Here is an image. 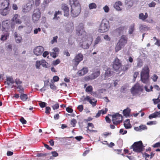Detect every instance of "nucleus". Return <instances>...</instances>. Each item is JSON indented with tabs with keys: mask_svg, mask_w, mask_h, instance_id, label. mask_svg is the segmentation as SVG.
<instances>
[{
	"mask_svg": "<svg viewBox=\"0 0 160 160\" xmlns=\"http://www.w3.org/2000/svg\"><path fill=\"white\" fill-rule=\"evenodd\" d=\"M149 69L148 66H145L141 72V79L144 83H147L149 80Z\"/></svg>",
	"mask_w": 160,
	"mask_h": 160,
	"instance_id": "f257e3e1",
	"label": "nucleus"
},
{
	"mask_svg": "<svg viewBox=\"0 0 160 160\" xmlns=\"http://www.w3.org/2000/svg\"><path fill=\"white\" fill-rule=\"evenodd\" d=\"M88 37L87 35H85L81 38L79 43V45L81 47L84 49H87L89 48V46L91 44L92 41V38H91V41L88 42Z\"/></svg>",
	"mask_w": 160,
	"mask_h": 160,
	"instance_id": "f03ea898",
	"label": "nucleus"
},
{
	"mask_svg": "<svg viewBox=\"0 0 160 160\" xmlns=\"http://www.w3.org/2000/svg\"><path fill=\"white\" fill-rule=\"evenodd\" d=\"M109 28V22L106 19L102 20L98 29V32L101 33H104L107 31Z\"/></svg>",
	"mask_w": 160,
	"mask_h": 160,
	"instance_id": "7ed1b4c3",
	"label": "nucleus"
},
{
	"mask_svg": "<svg viewBox=\"0 0 160 160\" xmlns=\"http://www.w3.org/2000/svg\"><path fill=\"white\" fill-rule=\"evenodd\" d=\"M131 147L133 151L137 152H141L144 149V147L141 141L134 142Z\"/></svg>",
	"mask_w": 160,
	"mask_h": 160,
	"instance_id": "20e7f679",
	"label": "nucleus"
},
{
	"mask_svg": "<svg viewBox=\"0 0 160 160\" xmlns=\"http://www.w3.org/2000/svg\"><path fill=\"white\" fill-rule=\"evenodd\" d=\"M41 16L40 9L37 8L34 9L32 15V19L34 23L37 22Z\"/></svg>",
	"mask_w": 160,
	"mask_h": 160,
	"instance_id": "39448f33",
	"label": "nucleus"
},
{
	"mask_svg": "<svg viewBox=\"0 0 160 160\" xmlns=\"http://www.w3.org/2000/svg\"><path fill=\"white\" fill-rule=\"evenodd\" d=\"M81 7L71 6V15L73 17H76L78 16L81 12Z\"/></svg>",
	"mask_w": 160,
	"mask_h": 160,
	"instance_id": "423d86ee",
	"label": "nucleus"
},
{
	"mask_svg": "<svg viewBox=\"0 0 160 160\" xmlns=\"http://www.w3.org/2000/svg\"><path fill=\"white\" fill-rule=\"evenodd\" d=\"M122 116L118 113H117L112 116V121L114 124L117 125L122 122Z\"/></svg>",
	"mask_w": 160,
	"mask_h": 160,
	"instance_id": "0eeeda50",
	"label": "nucleus"
},
{
	"mask_svg": "<svg viewBox=\"0 0 160 160\" xmlns=\"http://www.w3.org/2000/svg\"><path fill=\"white\" fill-rule=\"evenodd\" d=\"M112 66L113 69L116 71H120L122 64L120 60L117 57L113 61Z\"/></svg>",
	"mask_w": 160,
	"mask_h": 160,
	"instance_id": "6e6552de",
	"label": "nucleus"
},
{
	"mask_svg": "<svg viewBox=\"0 0 160 160\" xmlns=\"http://www.w3.org/2000/svg\"><path fill=\"white\" fill-rule=\"evenodd\" d=\"M143 90L142 87L138 83L136 84L131 89L132 94L134 95L138 94L139 92H142Z\"/></svg>",
	"mask_w": 160,
	"mask_h": 160,
	"instance_id": "1a4fd4ad",
	"label": "nucleus"
},
{
	"mask_svg": "<svg viewBox=\"0 0 160 160\" xmlns=\"http://www.w3.org/2000/svg\"><path fill=\"white\" fill-rule=\"evenodd\" d=\"M100 70L99 69H97L96 71L95 72L90 75L85 77V79L86 81H89L95 79L97 78L100 75Z\"/></svg>",
	"mask_w": 160,
	"mask_h": 160,
	"instance_id": "9d476101",
	"label": "nucleus"
},
{
	"mask_svg": "<svg viewBox=\"0 0 160 160\" xmlns=\"http://www.w3.org/2000/svg\"><path fill=\"white\" fill-rule=\"evenodd\" d=\"M33 3V1H30L25 5L22 9V11L24 13H27L29 12L32 9V6Z\"/></svg>",
	"mask_w": 160,
	"mask_h": 160,
	"instance_id": "9b49d317",
	"label": "nucleus"
},
{
	"mask_svg": "<svg viewBox=\"0 0 160 160\" xmlns=\"http://www.w3.org/2000/svg\"><path fill=\"white\" fill-rule=\"evenodd\" d=\"M76 33L78 36L86 35V32L84 30L83 25L82 23L80 24L76 28Z\"/></svg>",
	"mask_w": 160,
	"mask_h": 160,
	"instance_id": "f8f14e48",
	"label": "nucleus"
},
{
	"mask_svg": "<svg viewBox=\"0 0 160 160\" xmlns=\"http://www.w3.org/2000/svg\"><path fill=\"white\" fill-rule=\"evenodd\" d=\"M83 59V56L81 53H79L76 55L74 59L72 62H74V65L76 66L79 64V62Z\"/></svg>",
	"mask_w": 160,
	"mask_h": 160,
	"instance_id": "ddd939ff",
	"label": "nucleus"
},
{
	"mask_svg": "<svg viewBox=\"0 0 160 160\" xmlns=\"http://www.w3.org/2000/svg\"><path fill=\"white\" fill-rule=\"evenodd\" d=\"M61 9L64 12V15L68 17L69 16V8L68 5L66 3H62L61 4Z\"/></svg>",
	"mask_w": 160,
	"mask_h": 160,
	"instance_id": "4468645a",
	"label": "nucleus"
},
{
	"mask_svg": "<svg viewBox=\"0 0 160 160\" xmlns=\"http://www.w3.org/2000/svg\"><path fill=\"white\" fill-rule=\"evenodd\" d=\"M44 50V48L41 46H38L36 47L33 50L35 54L37 56L41 55Z\"/></svg>",
	"mask_w": 160,
	"mask_h": 160,
	"instance_id": "2eb2a0df",
	"label": "nucleus"
},
{
	"mask_svg": "<svg viewBox=\"0 0 160 160\" xmlns=\"http://www.w3.org/2000/svg\"><path fill=\"white\" fill-rule=\"evenodd\" d=\"M12 21L14 23L20 24L22 23V20L20 19V16L18 14H15L12 19Z\"/></svg>",
	"mask_w": 160,
	"mask_h": 160,
	"instance_id": "dca6fc26",
	"label": "nucleus"
},
{
	"mask_svg": "<svg viewBox=\"0 0 160 160\" xmlns=\"http://www.w3.org/2000/svg\"><path fill=\"white\" fill-rule=\"evenodd\" d=\"M10 8H0V14L3 16H5L9 14Z\"/></svg>",
	"mask_w": 160,
	"mask_h": 160,
	"instance_id": "f3484780",
	"label": "nucleus"
},
{
	"mask_svg": "<svg viewBox=\"0 0 160 160\" xmlns=\"http://www.w3.org/2000/svg\"><path fill=\"white\" fill-rule=\"evenodd\" d=\"M127 38L125 35H122L118 42L124 47L127 43Z\"/></svg>",
	"mask_w": 160,
	"mask_h": 160,
	"instance_id": "a211bd4d",
	"label": "nucleus"
},
{
	"mask_svg": "<svg viewBox=\"0 0 160 160\" xmlns=\"http://www.w3.org/2000/svg\"><path fill=\"white\" fill-rule=\"evenodd\" d=\"M88 72V69L87 67H84L82 69L79 70L78 72L79 76L84 75Z\"/></svg>",
	"mask_w": 160,
	"mask_h": 160,
	"instance_id": "6ab92c4d",
	"label": "nucleus"
},
{
	"mask_svg": "<svg viewBox=\"0 0 160 160\" xmlns=\"http://www.w3.org/2000/svg\"><path fill=\"white\" fill-rule=\"evenodd\" d=\"M62 14V12L59 10L56 11L54 14L53 19L58 21L60 19V16Z\"/></svg>",
	"mask_w": 160,
	"mask_h": 160,
	"instance_id": "aec40b11",
	"label": "nucleus"
},
{
	"mask_svg": "<svg viewBox=\"0 0 160 160\" xmlns=\"http://www.w3.org/2000/svg\"><path fill=\"white\" fill-rule=\"evenodd\" d=\"M131 67V64L128 63L122 66L120 69V71H125L128 70L129 68H130Z\"/></svg>",
	"mask_w": 160,
	"mask_h": 160,
	"instance_id": "412c9836",
	"label": "nucleus"
},
{
	"mask_svg": "<svg viewBox=\"0 0 160 160\" xmlns=\"http://www.w3.org/2000/svg\"><path fill=\"white\" fill-rule=\"evenodd\" d=\"M89 127H91V128H94V126L92 123L90 122L88 123V126L87 127V130L89 131V132H97V130L89 129Z\"/></svg>",
	"mask_w": 160,
	"mask_h": 160,
	"instance_id": "4be33fe9",
	"label": "nucleus"
},
{
	"mask_svg": "<svg viewBox=\"0 0 160 160\" xmlns=\"http://www.w3.org/2000/svg\"><path fill=\"white\" fill-rule=\"evenodd\" d=\"M69 1L71 4V7H78V6H79L80 7H81L80 4L78 0H70Z\"/></svg>",
	"mask_w": 160,
	"mask_h": 160,
	"instance_id": "5701e85b",
	"label": "nucleus"
},
{
	"mask_svg": "<svg viewBox=\"0 0 160 160\" xmlns=\"http://www.w3.org/2000/svg\"><path fill=\"white\" fill-rule=\"evenodd\" d=\"M10 23L8 22L7 21H3L2 23V28L4 30H8L10 28Z\"/></svg>",
	"mask_w": 160,
	"mask_h": 160,
	"instance_id": "b1692460",
	"label": "nucleus"
},
{
	"mask_svg": "<svg viewBox=\"0 0 160 160\" xmlns=\"http://www.w3.org/2000/svg\"><path fill=\"white\" fill-rule=\"evenodd\" d=\"M9 1H2L0 8H9Z\"/></svg>",
	"mask_w": 160,
	"mask_h": 160,
	"instance_id": "393cba45",
	"label": "nucleus"
},
{
	"mask_svg": "<svg viewBox=\"0 0 160 160\" xmlns=\"http://www.w3.org/2000/svg\"><path fill=\"white\" fill-rule=\"evenodd\" d=\"M122 5V3L121 2L118 1L115 3L114 7L117 10L120 11L121 10V9L120 8V6H121Z\"/></svg>",
	"mask_w": 160,
	"mask_h": 160,
	"instance_id": "a878e982",
	"label": "nucleus"
},
{
	"mask_svg": "<svg viewBox=\"0 0 160 160\" xmlns=\"http://www.w3.org/2000/svg\"><path fill=\"white\" fill-rule=\"evenodd\" d=\"M112 74V72L111 71V69L110 68H108L106 70L105 74V78H108V77H111Z\"/></svg>",
	"mask_w": 160,
	"mask_h": 160,
	"instance_id": "bb28decb",
	"label": "nucleus"
},
{
	"mask_svg": "<svg viewBox=\"0 0 160 160\" xmlns=\"http://www.w3.org/2000/svg\"><path fill=\"white\" fill-rule=\"evenodd\" d=\"M148 17L147 12L145 13V15L142 13H141L139 15V18L142 21H144Z\"/></svg>",
	"mask_w": 160,
	"mask_h": 160,
	"instance_id": "cd10ccee",
	"label": "nucleus"
},
{
	"mask_svg": "<svg viewBox=\"0 0 160 160\" xmlns=\"http://www.w3.org/2000/svg\"><path fill=\"white\" fill-rule=\"evenodd\" d=\"M16 41L17 43H20L22 40V37L19 36L17 32H15L14 35Z\"/></svg>",
	"mask_w": 160,
	"mask_h": 160,
	"instance_id": "c85d7f7f",
	"label": "nucleus"
},
{
	"mask_svg": "<svg viewBox=\"0 0 160 160\" xmlns=\"http://www.w3.org/2000/svg\"><path fill=\"white\" fill-rule=\"evenodd\" d=\"M124 125L126 129H129L131 128L132 126L130 124V121L129 119H126L124 121Z\"/></svg>",
	"mask_w": 160,
	"mask_h": 160,
	"instance_id": "c756f323",
	"label": "nucleus"
},
{
	"mask_svg": "<svg viewBox=\"0 0 160 160\" xmlns=\"http://www.w3.org/2000/svg\"><path fill=\"white\" fill-rule=\"evenodd\" d=\"M15 83L18 85V87H17V88H19L21 92L20 91V92H23V88H21V86L19 85L21 84L22 83V82L19 79L17 78L15 80Z\"/></svg>",
	"mask_w": 160,
	"mask_h": 160,
	"instance_id": "7c9ffc66",
	"label": "nucleus"
},
{
	"mask_svg": "<svg viewBox=\"0 0 160 160\" xmlns=\"http://www.w3.org/2000/svg\"><path fill=\"white\" fill-rule=\"evenodd\" d=\"M131 109L129 108H128L123 110V113L124 116H128L130 113Z\"/></svg>",
	"mask_w": 160,
	"mask_h": 160,
	"instance_id": "2f4dec72",
	"label": "nucleus"
},
{
	"mask_svg": "<svg viewBox=\"0 0 160 160\" xmlns=\"http://www.w3.org/2000/svg\"><path fill=\"white\" fill-rule=\"evenodd\" d=\"M160 114V112H156L152 114H150L149 116V119H151L153 118H156L157 117L158 115Z\"/></svg>",
	"mask_w": 160,
	"mask_h": 160,
	"instance_id": "473e14b6",
	"label": "nucleus"
},
{
	"mask_svg": "<svg viewBox=\"0 0 160 160\" xmlns=\"http://www.w3.org/2000/svg\"><path fill=\"white\" fill-rule=\"evenodd\" d=\"M93 90V88L92 86L89 85L86 88L85 91L87 92H89L91 93V95H92V91Z\"/></svg>",
	"mask_w": 160,
	"mask_h": 160,
	"instance_id": "72a5a7b5",
	"label": "nucleus"
},
{
	"mask_svg": "<svg viewBox=\"0 0 160 160\" xmlns=\"http://www.w3.org/2000/svg\"><path fill=\"white\" fill-rule=\"evenodd\" d=\"M101 42V37L100 36H98L94 41V46Z\"/></svg>",
	"mask_w": 160,
	"mask_h": 160,
	"instance_id": "f704fd0d",
	"label": "nucleus"
},
{
	"mask_svg": "<svg viewBox=\"0 0 160 160\" xmlns=\"http://www.w3.org/2000/svg\"><path fill=\"white\" fill-rule=\"evenodd\" d=\"M135 24L133 23L131 24L129 27V29L128 31L129 33L130 34H132L134 30Z\"/></svg>",
	"mask_w": 160,
	"mask_h": 160,
	"instance_id": "c9c22d12",
	"label": "nucleus"
},
{
	"mask_svg": "<svg viewBox=\"0 0 160 160\" xmlns=\"http://www.w3.org/2000/svg\"><path fill=\"white\" fill-rule=\"evenodd\" d=\"M7 84L8 85L10 84H13L14 83V81L13 79L11 77H8L6 79Z\"/></svg>",
	"mask_w": 160,
	"mask_h": 160,
	"instance_id": "e433bc0d",
	"label": "nucleus"
},
{
	"mask_svg": "<svg viewBox=\"0 0 160 160\" xmlns=\"http://www.w3.org/2000/svg\"><path fill=\"white\" fill-rule=\"evenodd\" d=\"M28 96L27 94L22 93L21 94L20 96V98L23 101H25L28 98Z\"/></svg>",
	"mask_w": 160,
	"mask_h": 160,
	"instance_id": "4c0bfd02",
	"label": "nucleus"
},
{
	"mask_svg": "<svg viewBox=\"0 0 160 160\" xmlns=\"http://www.w3.org/2000/svg\"><path fill=\"white\" fill-rule=\"evenodd\" d=\"M89 96H87L86 97L84 98V96H83L82 98L80 99V101L81 102H82L83 104H85L86 103V101H88V98H89Z\"/></svg>",
	"mask_w": 160,
	"mask_h": 160,
	"instance_id": "58836bf2",
	"label": "nucleus"
},
{
	"mask_svg": "<svg viewBox=\"0 0 160 160\" xmlns=\"http://www.w3.org/2000/svg\"><path fill=\"white\" fill-rule=\"evenodd\" d=\"M88 7L90 9H92L96 8L97 6L95 3L92 2L89 4Z\"/></svg>",
	"mask_w": 160,
	"mask_h": 160,
	"instance_id": "ea45409f",
	"label": "nucleus"
},
{
	"mask_svg": "<svg viewBox=\"0 0 160 160\" xmlns=\"http://www.w3.org/2000/svg\"><path fill=\"white\" fill-rule=\"evenodd\" d=\"M122 47H123L122 46V45H121L118 42V43H117V44L115 48L116 52H118L122 48Z\"/></svg>",
	"mask_w": 160,
	"mask_h": 160,
	"instance_id": "a19ab883",
	"label": "nucleus"
},
{
	"mask_svg": "<svg viewBox=\"0 0 160 160\" xmlns=\"http://www.w3.org/2000/svg\"><path fill=\"white\" fill-rule=\"evenodd\" d=\"M88 101L89 102V103L92 105L93 107H94L96 105V103L97 102V100L93 102L92 101V99H90V97H89V98H88Z\"/></svg>",
	"mask_w": 160,
	"mask_h": 160,
	"instance_id": "79ce46f5",
	"label": "nucleus"
},
{
	"mask_svg": "<svg viewBox=\"0 0 160 160\" xmlns=\"http://www.w3.org/2000/svg\"><path fill=\"white\" fill-rule=\"evenodd\" d=\"M41 64L42 66L45 68H47L48 63L44 60H42L41 61Z\"/></svg>",
	"mask_w": 160,
	"mask_h": 160,
	"instance_id": "37998d69",
	"label": "nucleus"
},
{
	"mask_svg": "<svg viewBox=\"0 0 160 160\" xmlns=\"http://www.w3.org/2000/svg\"><path fill=\"white\" fill-rule=\"evenodd\" d=\"M158 97L157 99L154 98L152 99L154 104H157L159 103H160V99Z\"/></svg>",
	"mask_w": 160,
	"mask_h": 160,
	"instance_id": "c03bdc74",
	"label": "nucleus"
},
{
	"mask_svg": "<svg viewBox=\"0 0 160 160\" xmlns=\"http://www.w3.org/2000/svg\"><path fill=\"white\" fill-rule=\"evenodd\" d=\"M52 107L54 110L57 109L59 107V104L58 102H56L53 105Z\"/></svg>",
	"mask_w": 160,
	"mask_h": 160,
	"instance_id": "a18cd8bd",
	"label": "nucleus"
},
{
	"mask_svg": "<svg viewBox=\"0 0 160 160\" xmlns=\"http://www.w3.org/2000/svg\"><path fill=\"white\" fill-rule=\"evenodd\" d=\"M77 122L76 120L73 118L71 120L70 123L72 125V127H75Z\"/></svg>",
	"mask_w": 160,
	"mask_h": 160,
	"instance_id": "49530a36",
	"label": "nucleus"
},
{
	"mask_svg": "<svg viewBox=\"0 0 160 160\" xmlns=\"http://www.w3.org/2000/svg\"><path fill=\"white\" fill-rule=\"evenodd\" d=\"M58 36H56L55 37H54L53 38V39L51 41V43L52 44H53L55 42H57V39L58 38Z\"/></svg>",
	"mask_w": 160,
	"mask_h": 160,
	"instance_id": "de8ad7c7",
	"label": "nucleus"
},
{
	"mask_svg": "<svg viewBox=\"0 0 160 160\" xmlns=\"http://www.w3.org/2000/svg\"><path fill=\"white\" fill-rule=\"evenodd\" d=\"M60 60L59 59H57L56 60L52 62V64L54 65H56L60 63Z\"/></svg>",
	"mask_w": 160,
	"mask_h": 160,
	"instance_id": "09e8293b",
	"label": "nucleus"
},
{
	"mask_svg": "<svg viewBox=\"0 0 160 160\" xmlns=\"http://www.w3.org/2000/svg\"><path fill=\"white\" fill-rule=\"evenodd\" d=\"M140 131L142 130H145L147 129V127L146 125H140L139 126Z\"/></svg>",
	"mask_w": 160,
	"mask_h": 160,
	"instance_id": "8fccbe9b",
	"label": "nucleus"
},
{
	"mask_svg": "<svg viewBox=\"0 0 160 160\" xmlns=\"http://www.w3.org/2000/svg\"><path fill=\"white\" fill-rule=\"evenodd\" d=\"M83 106L82 105H79L77 107V109L80 112H82L83 110Z\"/></svg>",
	"mask_w": 160,
	"mask_h": 160,
	"instance_id": "3c124183",
	"label": "nucleus"
},
{
	"mask_svg": "<svg viewBox=\"0 0 160 160\" xmlns=\"http://www.w3.org/2000/svg\"><path fill=\"white\" fill-rule=\"evenodd\" d=\"M157 122L156 121H151L148 122L147 123V124L148 125H155L156 124Z\"/></svg>",
	"mask_w": 160,
	"mask_h": 160,
	"instance_id": "603ef678",
	"label": "nucleus"
},
{
	"mask_svg": "<svg viewBox=\"0 0 160 160\" xmlns=\"http://www.w3.org/2000/svg\"><path fill=\"white\" fill-rule=\"evenodd\" d=\"M20 121L23 124H25L27 123V121L22 117L20 119Z\"/></svg>",
	"mask_w": 160,
	"mask_h": 160,
	"instance_id": "864d4df0",
	"label": "nucleus"
},
{
	"mask_svg": "<svg viewBox=\"0 0 160 160\" xmlns=\"http://www.w3.org/2000/svg\"><path fill=\"white\" fill-rule=\"evenodd\" d=\"M41 64V61H37L36 62V68L39 69Z\"/></svg>",
	"mask_w": 160,
	"mask_h": 160,
	"instance_id": "5fc2aeb1",
	"label": "nucleus"
},
{
	"mask_svg": "<svg viewBox=\"0 0 160 160\" xmlns=\"http://www.w3.org/2000/svg\"><path fill=\"white\" fill-rule=\"evenodd\" d=\"M40 0H35L34 3L36 6H38L40 4Z\"/></svg>",
	"mask_w": 160,
	"mask_h": 160,
	"instance_id": "6e6d98bb",
	"label": "nucleus"
},
{
	"mask_svg": "<svg viewBox=\"0 0 160 160\" xmlns=\"http://www.w3.org/2000/svg\"><path fill=\"white\" fill-rule=\"evenodd\" d=\"M127 130H124L123 129H121L120 130L119 133L122 135H124L127 133Z\"/></svg>",
	"mask_w": 160,
	"mask_h": 160,
	"instance_id": "4d7b16f0",
	"label": "nucleus"
},
{
	"mask_svg": "<svg viewBox=\"0 0 160 160\" xmlns=\"http://www.w3.org/2000/svg\"><path fill=\"white\" fill-rule=\"evenodd\" d=\"M152 147L154 148L160 147V142H158L153 144Z\"/></svg>",
	"mask_w": 160,
	"mask_h": 160,
	"instance_id": "13d9d810",
	"label": "nucleus"
},
{
	"mask_svg": "<svg viewBox=\"0 0 160 160\" xmlns=\"http://www.w3.org/2000/svg\"><path fill=\"white\" fill-rule=\"evenodd\" d=\"M39 105L41 108H43L45 107L46 103L44 102H41L39 103Z\"/></svg>",
	"mask_w": 160,
	"mask_h": 160,
	"instance_id": "bf43d9fd",
	"label": "nucleus"
},
{
	"mask_svg": "<svg viewBox=\"0 0 160 160\" xmlns=\"http://www.w3.org/2000/svg\"><path fill=\"white\" fill-rule=\"evenodd\" d=\"M41 31V29L38 28H35L34 30V33L35 34L38 33V32H40Z\"/></svg>",
	"mask_w": 160,
	"mask_h": 160,
	"instance_id": "052dcab7",
	"label": "nucleus"
},
{
	"mask_svg": "<svg viewBox=\"0 0 160 160\" xmlns=\"http://www.w3.org/2000/svg\"><path fill=\"white\" fill-rule=\"evenodd\" d=\"M100 110L101 111V113H102V115H103L106 114L107 113V112L108 110V109L107 108H105L104 110L102 109Z\"/></svg>",
	"mask_w": 160,
	"mask_h": 160,
	"instance_id": "680f3d73",
	"label": "nucleus"
},
{
	"mask_svg": "<svg viewBox=\"0 0 160 160\" xmlns=\"http://www.w3.org/2000/svg\"><path fill=\"white\" fill-rule=\"evenodd\" d=\"M45 109V113L47 114H49L50 110L51 109L49 107H46Z\"/></svg>",
	"mask_w": 160,
	"mask_h": 160,
	"instance_id": "e2e57ef3",
	"label": "nucleus"
},
{
	"mask_svg": "<svg viewBox=\"0 0 160 160\" xmlns=\"http://www.w3.org/2000/svg\"><path fill=\"white\" fill-rule=\"evenodd\" d=\"M103 9L104 11L106 12H108L109 10V8L106 5L105 7H104L103 8Z\"/></svg>",
	"mask_w": 160,
	"mask_h": 160,
	"instance_id": "0e129e2a",
	"label": "nucleus"
},
{
	"mask_svg": "<svg viewBox=\"0 0 160 160\" xmlns=\"http://www.w3.org/2000/svg\"><path fill=\"white\" fill-rule=\"evenodd\" d=\"M139 75V72H136L134 73L133 74V79L134 80H135L137 76Z\"/></svg>",
	"mask_w": 160,
	"mask_h": 160,
	"instance_id": "69168bd1",
	"label": "nucleus"
},
{
	"mask_svg": "<svg viewBox=\"0 0 160 160\" xmlns=\"http://www.w3.org/2000/svg\"><path fill=\"white\" fill-rule=\"evenodd\" d=\"M8 36L7 35H2L1 38V40H5L7 39V37Z\"/></svg>",
	"mask_w": 160,
	"mask_h": 160,
	"instance_id": "338daca9",
	"label": "nucleus"
},
{
	"mask_svg": "<svg viewBox=\"0 0 160 160\" xmlns=\"http://www.w3.org/2000/svg\"><path fill=\"white\" fill-rule=\"evenodd\" d=\"M66 111L69 113H72L73 111V109L69 107L67 108H66Z\"/></svg>",
	"mask_w": 160,
	"mask_h": 160,
	"instance_id": "774afa93",
	"label": "nucleus"
}]
</instances>
